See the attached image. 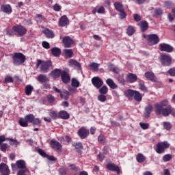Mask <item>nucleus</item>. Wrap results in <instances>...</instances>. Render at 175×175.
<instances>
[{"label":"nucleus","instance_id":"nucleus-1","mask_svg":"<svg viewBox=\"0 0 175 175\" xmlns=\"http://www.w3.org/2000/svg\"><path fill=\"white\" fill-rule=\"evenodd\" d=\"M154 107L156 113L157 114H162L164 117H167L173 111V109L169 105V101L167 100H164L159 104H156Z\"/></svg>","mask_w":175,"mask_h":175},{"label":"nucleus","instance_id":"nucleus-2","mask_svg":"<svg viewBox=\"0 0 175 175\" xmlns=\"http://www.w3.org/2000/svg\"><path fill=\"white\" fill-rule=\"evenodd\" d=\"M39 66H40V72L41 73H47V72H49V69H50V66H51V61L43 62L40 59H38L36 64V68H39Z\"/></svg>","mask_w":175,"mask_h":175},{"label":"nucleus","instance_id":"nucleus-3","mask_svg":"<svg viewBox=\"0 0 175 175\" xmlns=\"http://www.w3.org/2000/svg\"><path fill=\"white\" fill-rule=\"evenodd\" d=\"M142 38L148 40V44L150 46H154V44H158L159 43V37L157 34H150L146 36V34L142 35Z\"/></svg>","mask_w":175,"mask_h":175},{"label":"nucleus","instance_id":"nucleus-4","mask_svg":"<svg viewBox=\"0 0 175 175\" xmlns=\"http://www.w3.org/2000/svg\"><path fill=\"white\" fill-rule=\"evenodd\" d=\"M126 96H127V98H131V96H133L135 100L137 102H142V100L143 99V96L140 92L132 90L126 91Z\"/></svg>","mask_w":175,"mask_h":175},{"label":"nucleus","instance_id":"nucleus-5","mask_svg":"<svg viewBox=\"0 0 175 175\" xmlns=\"http://www.w3.org/2000/svg\"><path fill=\"white\" fill-rule=\"evenodd\" d=\"M14 65H21L25 62V56L21 53H14L13 56Z\"/></svg>","mask_w":175,"mask_h":175},{"label":"nucleus","instance_id":"nucleus-6","mask_svg":"<svg viewBox=\"0 0 175 175\" xmlns=\"http://www.w3.org/2000/svg\"><path fill=\"white\" fill-rule=\"evenodd\" d=\"M168 147H170V144H169V142H159L157 145L155 151L157 152V154H163V152H165V150H166Z\"/></svg>","mask_w":175,"mask_h":175},{"label":"nucleus","instance_id":"nucleus-7","mask_svg":"<svg viewBox=\"0 0 175 175\" xmlns=\"http://www.w3.org/2000/svg\"><path fill=\"white\" fill-rule=\"evenodd\" d=\"M160 60L163 66H169L172 64V57L169 55L163 54L160 57Z\"/></svg>","mask_w":175,"mask_h":175},{"label":"nucleus","instance_id":"nucleus-8","mask_svg":"<svg viewBox=\"0 0 175 175\" xmlns=\"http://www.w3.org/2000/svg\"><path fill=\"white\" fill-rule=\"evenodd\" d=\"M13 31L16 32L19 36H24L27 33V29L23 25H16L12 27Z\"/></svg>","mask_w":175,"mask_h":175},{"label":"nucleus","instance_id":"nucleus-9","mask_svg":"<svg viewBox=\"0 0 175 175\" xmlns=\"http://www.w3.org/2000/svg\"><path fill=\"white\" fill-rule=\"evenodd\" d=\"M16 166H17L18 169H21L20 170H25V169H28L25 166V161L24 160H18L16 161V164H12L13 170L16 169Z\"/></svg>","mask_w":175,"mask_h":175},{"label":"nucleus","instance_id":"nucleus-10","mask_svg":"<svg viewBox=\"0 0 175 175\" xmlns=\"http://www.w3.org/2000/svg\"><path fill=\"white\" fill-rule=\"evenodd\" d=\"M92 83L93 85H94V87H96V88H98V90L99 88H100V87L103 85V81L98 77H93L92 79Z\"/></svg>","mask_w":175,"mask_h":175},{"label":"nucleus","instance_id":"nucleus-11","mask_svg":"<svg viewBox=\"0 0 175 175\" xmlns=\"http://www.w3.org/2000/svg\"><path fill=\"white\" fill-rule=\"evenodd\" d=\"M0 175H9L10 174V170L9 167L5 163L0 164Z\"/></svg>","mask_w":175,"mask_h":175},{"label":"nucleus","instance_id":"nucleus-12","mask_svg":"<svg viewBox=\"0 0 175 175\" xmlns=\"http://www.w3.org/2000/svg\"><path fill=\"white\" fill-rule=\"evenodd\" d=\"M78 135L81 139H85V137L90 135V131L84 127H82L79 130Z\"/></svg>","mask_w":175,"mask_h":175},{"label":"nucleus","instance_id":"nucleus-13","mask_svg":"<svg viewBox=\"0 0 175 175\" xmlns=\"http://www.w3.org/2000/svg\"><path fill=\"white\" fill-rule=\"evenodd\" d=\"M51 147L54 148V150L56 151L59 152H61V150H62V146H61V144L55 139H52L51 141Z\"/></svg>","mask_w":175,"mask_h":175},{"label":"nucleus","instance_id":"nucleus-14","mask_svg":"<svg viewBox=\"0 0 175 175\" xmlns=\"http://www.w3.org/2000/svg\"><path fill=\"white\" fill-rule=\"evenodd\" d=\"M62 42L64 44V47L67 49H69V47H71L72 45L73 44V40H72V38H70V37L69 36H65L63 38Z\"/></svg>","mask_w":175,"mask_h":175},{"label":"nucleus","instance_id":"nucleus-15","mask_svg":"<svg viewBox=\"0 0 175 175\" xmlns=\"http://www.w3.org/2000/svg\"><path fill=\"white\" fill-rule=\"evenodd\" d=\"M68 65L71 68H74V69H81V65L75 59H70L68 61Z\"/></svg>","mask_w":175,"mask_h":175},{"label":"nucleus","instance_id":"nucleus-16","mask_svg":"<svg viewBox=\"0 0 175 175\" xmlns=\"http://www.w3.org/2000/svg\"><path fill=\"white\" fill-rule=\"evenodd\" d=\"M161 51H165L166 53H172L173 51V47L167 44H159Z\"/></svg>","mask_w":175,"mask_h":175},{"label":"nucleus","instance_id":"nucleus-17","mask_svg":"<svg viewBox=\"0 0 175 175\" xmlns=\"http://www.w3.org/2000/svg\"><path fill=\"white\" fill-rule=\"evenodd\" d=\"M144 77L147 80H150V81H157V77H155V74L152 72H146Z\"/></svg>","mask_w":175,"mask_h":175},{"label":"nucleus","instance_id":"nucleus-18","mask_svg":"<svg viewBox=\"0 0 175 175\" xmlns=\"http://www.w3.org/2000/svg\"><path fill=\"white\" fill-rule=\"evenodd\" d=\"M59 24L61 27H66V25H68V24H69L68 17H66V16H62L59 21Z\"/></svg>","mask_w":175,"mask_h":175},{"label":"nucleus","instance_id":"nucleus-19","mask_svg":"<svg viewBox=\"0 0 175 175\" xmlns=\"http://www.w3.org/2000/svg\"><path fill=\"white\" fill-rule=\"evenodd\" d=\"M106 83L107 85H109L112 90H116V88H118V86L117 85V84H116L112 79H107L106 80Z\"/></svg>","mask_w":175,"mask_h":175},{"label":"nucleus","instance_id":"nucleus-20","mask_svg":"<svg viewBox=\"0 0 175 175\" xmlns=\"http://www.w3.org/2000/svg\"><path fill=\"white\" fill-rule=\"evenodd\" d=\"M107 169H108V170H113L114 172H117L118 174H120V167L113 163L108 164L107 165Z\"/></svg>","mask_w":175,"mask_h":175},{"label":"nucleus","instance_id":"nucleus-21","mask_svg":"<svg viewBox=\"0 0 175 175\" xmlns=\"http://www.w3.org/2000/svg\"><path fill=\"white\" fill-rule=\"evenodd\" d=\"M63 53L66 57V58H72L75 55L72 49H64Z\"/></svg>","mask_w":175,"mask_h":175},{"label":"nucleus","instance_id":"nucleus-22","mask_svg":"<svg viewBox=\"0 0 175 175\" xmlns=\"http://www.w3.org/2000/svg\"><path fill=\"white\" fill-rule=\"evenodd\" d=\"M1 10L3 13H7V14H10L12 13V7L10 5H3L1 6Z\"/></svg>","mask_w":175,"mask_h":175},{"label":"nucleus","instance_id":"nucleus-23","mask_svg":"<svg viewBox=\"0 0 175 175\" xmlns=\"http://www.w3.org/2000/svg\"><path fill=\"white\" fill-rule=\"evenodd\" d=\"M62 79L63 83H68V81H70V77H69V74L68 72L64 71L62 72Z\"/></svg>","mask_w":175,"mask_h":175},{"label":"nucleus","instance_id":"nucleus-24","mask_svg":"<svg viewBox=\"0 0 175 175\" xmlns=\"http://www.w3.org/2000/svg\"><path fill=\"white\" fill-rule=\"evenodd\" d=\"M127 80H129V81L130 83H135V81H137V76H136V75L135 74H128L127 75Z\"/></svg>","mask_w":175,"mask_h":175},{"label":"nucleus","instance_id":"nucleus-25","mask_svg":"<svg viewBox=\"0 0 175 175\" xmlns=\"http://www.w3.org/2000/svg\"><path fill=\"white\" fill-rule=\"evenodd\" d=\"M135 32H136V29L135 28V27L132 25L128 26L126 29V33L129 36H132V35H133Z\"/></svg>","mask_w":175,"mask_h":175},{"label":"nucleus","instance_id":"nucleus-26","mask_svg":"<svg viewBox=\"0 0 175 175\" xmlns=\"http://www.w3.org/2000/svg\"><path fill=\"white\" fill-rule=\"evenodd\" d=\"M38 81L43 84L44 83H47L49 81V78L44 75H40L37 79Z\"/></svg>","mask_w":175,"mask_h":175},{"label":"nucleus","instance_id":"nucleus-27","mask_svg":"<svg viewBox=\"0 0 175 175\" xmlns=\"http://www.w3.org/2000/svg\"><path fill=\"white\" fill-rule=\"evenodd\" d=\"M43 33L46 35V38H49V39H53V38H54V32L49 29H44Z\"/></svg>","mask_w":175,"mask_h":175},{"label":"nucleus","instance_id":"nucleus-28","mask_svg":"<svg viewBox=\"0 0 175 175\" xmlns=\"http://www.w3.org/2000/svg\"><path fill=\"white\" fill-rule=\"evenodd\" d=\"M90 69L94 70V72H98L99 70V64L92 62L89 65Z\"/></svg>","mask_w":175,"mask_h":175},{"label":"nucleus","instance_id":"nucleus-29","mask_svg":"<svg viewBox=\"0 0 175 175\" xmlns=\"http://www.w3.org/2000/svg\"><path fill=\"white\" fill-rule=\"evenodd\" d=\"M51 53L54 57H59V55H61V49L57 47L53 48L51 49Z\"/></svg>","mask_w":175,"mask_h":175},{"label":"nucleus","instance_id":"nucleus-30","mask_svg":"<svg viewBox=\"0 0 175 175\" xmlns=\"http://www.w3.org/2000/svg\"><path fill=\"white\" fill-rule=\"evenodd\" d=\"M92 13H94V14H95L96 13L103 14V13H105V8H103V6L96 7L92 10Z\"/></svg>","mask_w":175,"mask_h":175},{"label":"nucleus","instance_id":"nucleus-31","mask_svg":"<svg viewBox=\"0 0 175 175\" xmlns=\"http://www.w3.org/2000/svg\"><path fill=\"white\" fill-rule=\"evenodd\" d=\"M59 117L63 120H68V118H69V113L66 111H61L59 113Z\"/></svg>","mask_w":175,"mask_h":175},{"label":"nucleus","instance_id":"nucleus-32","mask_svg":"<svg viewBox=\"0 0 175 175\" xmlns=\"http://www.w3.org/2000/svg\"><path fill=\"white\" fill-rule=\"evenodd\" d=\"M114 7L118 12L124 10V6H122V4L120 2H116L114 3Z\"/></svg>","mask_w":175,"mask_h":175},{"label":"nucleus","instance_id":"nucleus-33","mask_svg":"<svg viewBox=\"0 0 175 175\" xmlns=\"http://www.w3.org/2000/svg\"><path fill=\"white\" fill-rule=\"evenodd\" d=\"M139 26L140 27L142 31H146L147 28H148V23L146 21H142Z\"/></svg>","mask_w":175,"mask_h":175},{"label":"nucleus","instance_id":"nucleus-34","mask_svg":"<svg viewBox=\"0 0 175 175\" xmlns=\"http://www.w3.org/2000/svg\"><path fill=\"white\" fill-rule=\"evenodd\" d=\"M136 159L137 162H139V163H142V162H144V161H146V157H144L143 154L139 153L137 155Z\"/></svg>","mask_w":175,"mask_h":175},{"label":"nucleus","instance_id":"nucleus-35","mask_svg":"<svg viewBox=\"0 0 175 175\" xmlns=\"http://www.w3.org/2000/svg\"><path fill=\"white\" fill-rule=\"evenodd\" d=\"M18 122H19V125H21V126H23V128L28 126V122L27 119H25V118H21Z\"/></svg>","mask_w":175,"mask_h":175},{"label":"nucleus","instance_id":"nucleus-36","mask_svg":"<svg viewBox=\"0 0 175 175\" xmlns=\"http://www.w3.org/2000/svg\"><path fill=\"white\" fill-rule=\"evenodd\" d=\"M151 111H152V107L151 105H148L146 108H145V116L146 117H148L150 114H151Z\"/></svg>","mask_w":175,"mask_h":175},{"label":"nucleus","instance_id":"nucleus-37","mask_svg":"<svg viewBox=\"0 0 175 175\" xmlns=\"http://www.w3.org/2000/svg\"><path fill=\"white\" fill-rule=\"evenodd\" d=\"M99 92L103 95H106V94L109 92V88H107V86L103 85L99 89Z\"/></svg>","mask_w":175,"mask_h":175},{"label":"nucleus","instance_id":"nucleus-38","mask_svg":"<svg viewBox=\"0 0 175 175\" xmlns=\"http://www.w3.org/2000/svg\"><path fill=\"white\" fill-rule=\"evenodd\" d=\"M33 90V87H32V85H27L25 87V93L26 95H31V94L32 93V91Z\"/></svg>","mask_w":175,"mask_h":175},{"label":"nucleus","instance_id":"nucleus-39","mask_svg":"<svg viewBox=\"0 0 175 175\" xmlns=\"http://www.w3.org/2000/svg\"><path fill=\"white\" fill-rule=\"evenodd\" d=\"M71 85L75 88H79L80 87V82L77 79L73 78L71 81Z\"/></svg>","mask_w":175,"mask_h":175},{"label":"nucleus","instance_id":"nucleus-40","mask_svg":"<svg viewBox=\"0 0 175 175\" xmlns=\"http://www.w3.org/2000/svg\"><path fill=\"white\" fill-rule=\"evenodd\" d=\"M109 70L113 73H120V68L114 67L113 65L111 64L109 66Z\"/></svg>","mask_w":175,"mask_h":175},{"label":"nucleus","instance_id":"nucleus-41","mask_svg":"<svg viewBox=\"0 0 175 175\" xmlns=\"http://www.w3.org/2000/svg\"><path fill=\"white\" fill-rule=\"evenodd\" d=\"M60 96L62 99L68 100L69 99V92L68 91H64L60 94Z\"/></svg>","mask_w":175,"mask_h":175},{"label":"nucleus","instance_id":"nucleus-42","mask_svg":"<svg viewBox=\"0 0 175 175\" xmlns=\"http://www.w3.org/2000/svg\"><path fill=\"white\" fill-rule=\"evenodd\" d=\"M25 118L27 120V122H31L32 124V122H33V120H35V116L32 114H29L27 115Z\"/></svg>","mask_w":175,"mask_h":175},{"label":"nucleus","instance_id":"nucleus-43","mask_svg":"<svg viewBox=\"0 0 175 175\" xmlns=\"http://www.w3.org/2000/svg\"><path fill=\"white\" fill-rule=\"evenodd\" d=\"M61 70L59 69H55L52 72L51 75L54 77H58L59 76H61Z\"/></svg>","mask_w":175,"mask_h":175},{"label":"nucleus","instance_id":"nucleus-44","mask_svg":"<svg viewBox=\"0 0 175 175\" xmlns=\"http://www.w3.org/2000/svg\"><path fill=\"white\" fill-rule=\"evenodd\" d=\"M139 126L144 131H146V129H148V128H150V124L148 123L139 122Z\"/></svg>","mask_w":175,"mask_h":175},{"label":"nucleus","instance_id":"nucleus-45","mask_svg":"<svg viewBox=\"0 0 175 175\" xmlns=\"http://www.w3.org/2000/svg\"><path fill=\"white\" fill-rule=\"evenodd\" d=\"M163 125L164 126V129H166V131H170V129H172V124L169 122H164L163 123Z\"/></svg>","mask_w":175,"mask_h":175},{"label":"nucleus","instance_id":"nucleus-46","mask_svg":"<svg viewBox=\"0 0 175 175\" xmlns=\"http://www.w3.org/2000/svg\"><path fill=\"white\" fill-rule=\"evenodd\" d=\"M119 16L121 20H124V18H126V13H125L124 10H122V11H119Z\"/></svg>","mask_w":175,"mask_h":175},{"label":"nucleus","instance_id":"nucleus-47","mask_svg":"<svg viewBox=\"0 0 175 175\" xmlns=\"http://www.w3.org/2000/svg\"><path fill=\"white\" fill-rule=\"evenodd\" d=\"M172 159V155L171 154H165L163 157V160L164 162H169Z\"/></svg>","mask_w":175,"mask_h":175},{"label":"nucleus","instance_id":"nucleus-48","mask_svg":"<svg viewBox=\"0 0 175 175\" xmlns=\"http://www.w3.org/2000/svg\"><path fill=\"white\" fill-rule=\"evenodd\" d=\"M98 100L100 102H106V96H105L104 94H100L98 96Z\"/></svg>","mask_w":175,"mask_h":175},{"label":"nucleus","instance_id":"nucleus-49","mask_svg":"<svg viewBox=\"0 0 175 175\" xmlns=\"http://www.w3.org/2000/svg\"><path fill=\"white\" fill-rule=\"evenodd\" d=\"M36 21L38 24H40V23H42V21H43V16H42V15H40V14L37 15L36 17Z\"/></svg>","mask_w":175,"mask_h":175},{"label":"nucleus","instance_id":"nucleus-50","mask_svg":"<svg viewBox=\"0 0 175 175\" xmlns=\"http://www.w3.org/2000/svg\"><path fill=\"white\" fill-rule=\"evenodd\" d=\"M173 6V3L172 1H165L164 3V8L169 9V8H172Z\"/></svg>","mask_w":175,"mask_h":175},{"label":"nucleus","instance_id":"nucleus-51","mask_svg":"<svg viewBox=\"0 0 175 175\" xmlns=\"http://www.w3.org/2000/svg\"><path fill=\"white\" fill-rule=\"evenodd\" d=\"M139 90H141L142 91H144V92H146L147 91V88L146 87V85H144V84L143 83H139Z\"/></svg>","mask_w":175,"mask_h":175},{"label":"nucleus","instance_id":"nucleus-52","mask_svg":"<svg viewBox=\"0 0 175 175\" xmlns=\"http://www.w3.org/2000/svg\"><path fill=\"white\" fill-rule=\"evenodd\" d=\"M74 146L77 150H80L83 148V144H81V142L76 143V144H74Z\"/></svg>","mask_w":175,"mask_h":175},{"label":"nucleus","instance_id":"nucleus-53","mask_svg":"<svg viewBox=\"0 0 175 175\" xmlns=\"http://www.w3.org/2000/svg\"><path fill=\"white\" fill-rule=\"evenodd\" d=\"M5 83H13V78L10 76L5 77Z\"/></svg>","mask_w":175,"mask_h":175},{"label":"nucleus","instance_id":"nucleus-54","mask_svg":"<svg viewBox=\"0 0 175 175\" xmlns=\"http://www.w3.org/2000/svg\"><path fill=\"white\" fill-rule=\"evenodd\" d=\"M50 117H51V118H53V120H55V118L58 117V115L57 114V113H55V111H52L50 113Z\"/></svg>","mask_w":175,"mask_h":175},{"label":"nucleus","instance_id":"nucleus-55","mask_svg":"<svg viewBox=\"0 0 175 175\" xmlns=\"http://www.w3.org/2000/svg\"><path fill=\"white\" fill-rule=\"evenodd\" d=\"M33 125H40V120H39V118H35L33 120L32 123Z\"/></svg>","mask_w":175,"mask_h":175},{"label":"nucleus","instance_id":"nucleus-56","mask_svg":"<svg viewBox=\"0 0 175 175\" xmlns=\"http://www.w3.org/2000/svg\"><path fill=\"white\" fill-rule=\"evenodd\" d=\"M42 47H44V49H50V44L46 41H44L42 42Z\"/></svg>","mask_w":175,"mask_h":175},{"label":"nucleus","instance_id":"nucleus-57","mask_svg":"<svg viewBox=\"0 0 175 175\" xmlns=\"http://www.w3.org/2000/svg\"><path fill=\"white\" fill-rule=\"evenodd\" d=\"M98 142L99 143H105V136L103 135H100L98 136Z\"/></svg>","mask_w":175,"mask_h":175},{"label":"nucleus","instance_id":"nucleus-58","mask_svg":"<svg viewBox=\"0 0 175 175\" xmlns=\"http://www.w3.org/2000/svg\"><path fill=\"white\" fill-rule=\"evenodd\" d=\"M0 147H1V151H3V152H5V151H6V150H7V148H8V144H1V145H0Z\"/></svg>","mask_w":175,"mask_h":175},{"label":"nucleus","instance_id":"nucleus-59","mask_svg":"<svg viewBox=\"0 0 175 175\" xmlns=\"http://www.w3.org/2000/svg\"><path fill=\"white\" fill-rule=\"evenodd\" d=\"M134 20L135 21L139 22L140 20H142V16L137 14H134Z\"/></svg>","mask_w":175,"mask_h":175},{"label":"nucleus","instance_id":"nucleus-60","mask_svg":"<svg viewBox=\"0 0 175 175\" xmlns=\"http://www.w3.org/2000/svg\"><path fill=\"white\" fill-rule=\"evenodd\" d=\"M38 154H40V155H41V157H47V155L46 154V153L44 152V151H43V150L42 149H38Z\"/></svg>","mask_w":175,"mask_h":175},{"label":"nucleus","instance_id":"nucleus-61","mask_svg":"<svg viewBox=\"0 0 175 175\" xmlns=\"http://www.w3.org/2000/svg\"><path fill=\"white\" fill-rule=\"evenodd\" d=\"M155 13L157 14V16H161L163 14V11L161 8H157L155 10Z\"/></svg>","mask_w":175,"mask_h":175},{"label":"nucleus","instance_id":"nucleus-62","mask_svg":"<svg viewBox=\"0 0 175 175\" xmlns=\"http://www.w3.org/2000/svg\"><path fill=\"white\" fill-rule=\"evenodd\" d=\"M168 73L170 75V76H175V68H171L168 70Z\"/></svg>","mask_w":175,"mask_h":175},{"label":"nucleus","instance_id":"nucleus-63","mask_svg":"<svg viewBox=\"0 0 175 175\" xmlns=\"http://www.w3.org/2000/svg\"><path fill=\"white\" fill-rule=\"evenodd\" d=\"M47 99L49 102H50V103H53V102L55 100V99L54 98V96H53L52 95L48 96Z\"/></svg>","mask_w":175,"mask_h":175},{"label":"nucleus","instance_id":"nucleus-64","mask_svg":"<svg viewBox=\"0 0 175 175\" xmlns=\"http://www.w3.org/2000/svg\"><path fill=\"white\" fill-rule=\"evenodd\" d=\"M53 10H55V12H59V10H61V6H59V5L58 4H55L53 6Z\"/></svg>","mask_w":175,"mask_h":175}]
</instances>
